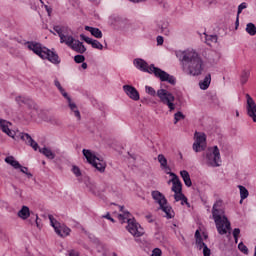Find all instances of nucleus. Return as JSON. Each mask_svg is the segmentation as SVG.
Returning a JSON list of instances; mask_svg holds the SVG:
<instances>
[{
	"mask_svg": "<svg viewBox=\"0 0 256 256\" xmlns=\"http://www.w3.org/2000/svg\"><path fill=\"white\" fill-rule=\"evenodd\" d=\"M182 70L187 75L199 77L203 73V59L195 50H186L177 54Z\"/></svg>",
	"mask_w": 256,
	"mask_h": 256,
	"instance_id": "obj_1",
	"label": "nucleus"
},
{
	"mask_svg": "<svg viewBox=\"0 0 256 256\" xmlns=\"http://www.w3.org/2000/svg\"><path fill=\"white\" fill-rule=\"evenodd\" d=\"M212 217L219 235H227V231H231V222L225 215L223 200H217L213 204Z\"/></svg>",
	"mask_w": 256,
	"mask_h": 256,
	"instance_id": "obj_2",
	"label": "nucleus"
},
{
	"mask_svg": "<svg viewBox=\"0 0 256 256\" xmlns=\"http://www.w3.org/2000/svg\"><path fill=\"white\" fill-rule=\"evenodd\" d=\"M134 65L140 71L144 73H149L150 75H155L160 81L170 83V85H175L177 83V79L175 76L170 75L169 73L165 72L161 68L155 67V64H147V62L141 58L134 59Z\"/></svg>",
	"mask_w": 256,
	"mask_h": 256,
	"instance_id": "obj_3",
	"label": "nucleus"
},
{
	"mask_svg": "<svg viewBox=\"0 0 256 256\" xmlns=\"http://www.w3.org/2000/svg\"><path fill=\"white\" fill-rule=\"evenodd\" d=\"M25 45H27V49H29V51H33V53L38 55V57L41 59H47L54 65H59V63H61L59 55L56 54L55 51H52L47 47H43L41 43L35 41H27Z\"/></svg>",
	"mask_w": 256,
	"mask_h": 256,
	"instance_id": "obj_4",
	"label": "nucleus"
},
{
	"mask_svg": "<svg viewBox=\"0 0 256 256\" xmlns=\"http://www.w3.org/2000/svg\"><path fill=\"white\" fill-rule=\"evenodd\" d=\"M145 91L148 95H151V97H155V95H157V97L160 99V103L167 105L169 111H175V96L167 89H159L156 92L155 88L145 86Z\"/></svg>",
	"mask_w": 256,
	"mask_h": 256,
	"instance_id": "obj_5",
	"label": "nucleus"
},
{
	"mask_svg": "<svg viewBox=\"0 0 256 256\" xmlns=\"http://www.w3.org/2000/svg\"><path fill=\"white\" fill-rule=\"evenodd\" d=\"M152 199L156 201L159 205V209H161L165 214L167 219H173L175 217V212L171 206L167 205V198L159 192V191H152Z\"/></svg>",
	"mask_w": 256,
	"mask_h": 256,
	"instance_id": "obj_6",
	"label": "nucleus"
},
{
	"mask_svg": "<svg viewBox=\"0 0 256 256\" xmlns=\"http://www.w3.org/2000/svg\"><path fill=\"white\" fill-rule=\"evenodd\" d=\"M82 153L84 157H86L90 165L95 167V169H97V171H99L100 173H105V169L107 167V163L105 162V160L96 157V155L91 152V150L83 149Z\"/></svg>",
	"mask_w": 256,
	"mask_h": 256,
	"instance_id": "obj_7",
	"label": "nucleus"
},
{
	"mask_svg": "<svg viewBox=\"0 0 256 256\" xmlns=\"http://www.w3.org/2000/svg\"><path fill=\"white\" fill-rule=\"evenodd\" d=\"M206 164L208 167H221V152L219 147L209 148L206 153Z\"/></svg>",
	"mask_w": 256,
	"mask_h": 256,
	"instance_id": "obj_8",
	"label": "nucleus"
},
{
	"mask_svg": "<svg viewBox=\"0 0 256 256\" xmlns=\"http://www.w3.org/2000/svg\"><path fill=\"white\" fill-rule=\"evenodd\" d=\"M123 215L126 216V218L128 219V225L126 226L127 231H129L131 235H133V237H143V235H145V232L143 231L139 223L129 218L131 216V213H129V211H124Z\"/></svg>",
	"mask_w": 256,
	"mask_h": 256,
	"instance_id": "obj_9",
	"label": "nucleus"
},
{
	"mask_svg": "<svg viewBox=\"0 0 256 256\" xmlns=\"http://www.w3.org/2000/svg\"><path fill=\"white\" fill-rule=\"evenodd\" d=\"M48 219L51 223V226L55 230V233L59 235V237H67L69 233H71V229L67 226H61V223H59L53 215H49Z\"/></svg>",
	"mask_w": 256,
	"mask_h": 256,
	"instance_id": "obj_10",
	"label": "nucleus"
},
{
	"mask_svg": "<svg viewBox=\"0 0 256 256\" xmlns=\"http://www.w3.org/2000/svg\"><path fill=\"white\" fill-rule=\"evenodd\" d=\"M246 101H247V105H246L247 115H248V117H250L252 119V121L254 123H256V103H255V100H253V97H251V95L246 94Z\"/></svg>",
	"mask_w": 256,
	"mask_h": 256,
	"instance_id": "obj_11",
	"label": "nucleus"
},
{
	"mask_svg": "<svg viewBox=\"0 0 256 256\" xmlns=\"http://www.w3.org/2000/svg\"><path fill=\"white\" fill-rule=\"evenodd\" d=\"M167 174L172 177L168 183H172L173 193H181V191H183V184L181 183V180H179V176L173 172H167Z\"/></svg>",
	"mask_w": 256,
	"mask_h": 256,
	"instance_id": "obj_12",
	"label": "nucleus"
},
{
	"mask_svg": "<svg viewBox=\"0 0 256 256\" xmlns=\"http://www.w3.org/2000/svg\"><path fill=\"white\" fill-rule=\"evenodd\" d=\"M123 91L130 99H132V101H139V99H141L139 91L132 85H124Z\"/></svg>",
	"mask_w": 256,
	"mask_h": 256,
	"instance_id": "obj_13",
	"label": "nucleus"
},
{
	"mask_svg": "<svg viewBox=\"0 0 256 256\" xmlns=\"http://www.w3.org/2000/svg\"><path fill=\"white\" fill-rule=\"evenodd\" d=\"M80 38L88 45H91L93 49H99L100 51H103V44H101V42H99L98 40H93L85 36V34H80Z\"/></svg>",
	"mask_w": 256,
	"mask_h": 256,
	"instance_id": "obj_14",
	"label": "nucleus"
},
{
	"mask_svg": "<svg viewBox=\"0 0 256 256\" xmlns=\"http://www.w3.org/2000/svg\"><path fill=\"white\" fill-rule=\"evenodd\" d=\"M9 125H11L9 121L0 118V129H2L3 133H6L8 137L15 139V131L9 129Z\"/></svg>",
	"mask_w": 256,
	"mask_h": 256,
	"instance_id": "obj_15",
	"label": "nucleus"
},
{
	"mask_svg": "<svg viewBox=\"0 0 256 256\" xmlns=\"http://www.w3.org/2000/svg\"><path fill=\"white\" fill-rule=\"evenodd\" d=\"M21 139H22V141H25V143L27 145L32 147V149H34V151H37V149H39V144L31 137V135H29L27 133H22Z\"/></svg>",
	"mask_w": 256,
	"mask_h": 256,
	"instance_id": "obj_16",
	"label": "nucleus"
},
{
	"mask_svg": "<svg viewBox=\"0 0 256 256\" xmlns=\"http://www.w3.org/2000/svg\"><path fill=\"white\" fill-rule=\"evenodd\" d=\"M70 48L73 51H76V53H80L81 55H83V53H85V51H87V48L85 47L83 42H81L79 40H75L74 43H72V46H70Z\"/></svg>",
	"mask_w": 256,
	"mask_h": 256,
	"instance_id": "obj_17",
	"label": "nucleus"
},
{
	"mask_svg": "<svg viewBox=\"0 0 256 256\" xmlns=\"http://www.w3.org/2000/svg\"><path fill=\"white\" fill-rule=\"evenodd\" d=\"M18 217H20V219L23 221L29 219V217H31V211L29 210V207L22 206V208L18 211Z\"/></svg>",
	"mask_w": 256,
	"mask_h": 256,
	"instance_id": "obj_18",
	"label": "nucleus"
},
{
	"mask_svg": "<svg viewBox=\"0 0 256 256\" xmlns=\"http://www.w3.org/2000/svg\"><path fill=\"white\" fill-rule=\"evenodd\" d=\"M180 176L182 177L186 187H191V185H193V182L191 181V176L189 175V172L187 170L180 171Z\"/></svg>",
	"mask_w": 256,
	"mask_h": 256,
	"instance_id": "obj_19",
	"label": "nucleus"
},
{
	"mask_svg": "<svg viewBox=\"0 0 256 256\" xmlns=\"http://www.w3.org/2000/svg\"><path fill=\"white\" fill-rule=\"evenodd\" d=\"M209 85H211V74H207L203 81L199 82V87L203 91H206V89H209Z\"/></svg>",
	"mask_w": 256,
	"mask_h": 256,
	"instance_id": "obj_20",
	"label": "nucleus"
},
{
	"mask_svg": "<svg viewBox=\"0 0 256 256\" xmlns=\"http://www.w3.org/2000/svg\"><path fill=\"white\" fill-rule=\"evenodd\" d=\"M158 162L160 163V167L162 169H165V171H171V167H169V165H167V158H165V155L159 154Z\"/></svg>",
	"mask_w": 256,
	"mask_h": 256,
	"instance_id": "obj_21",
	"label": "nucleus"
},
{
	"mask_svg": "<svg viewBox=\"0 0 256 256\" xmlns=\"http://www.w3.org/2000/svg\"><path fill=\"white\" fill-rule=\"evenodd\" d=\"M5 163H8V165H11L14 169H19L21 167V163L19 161L15 160V157L8 156L5 158Z\"/></svg>",
	"mask_w": 256,
	"mask_h": 256,
	"instance_id": "obj_22",
	"label": "nucleus"
},
{
	"mask_svg": "<svg viewBox=\"0 0 256 256\" xmlns=\"http://www.w3.org/2000/svg\"><path fill=\"white\" fill-rule=\"evenodd\" d=\"M249 77H251V70H243L240 75L241 85H245L249 81Z\"/></svg>",
	"mask_w": 256,
	"mask_h": 256,
	"instance_id": "obj_23",
	"label": "nucleus"
},
{
	"mask_svg": "<svg viewBox=\"0 0 256 256\" xmlns=\"http://www.w3.org/2000/svg\"><path fill=\"white\" fill-rule=\"evenodd\" d=\"M60 43H65V45L71 47L75 43V38H73V36L64 35L60 38Z\"/></svg>",
	"mask_w": 256,
	"mask_h": 256,
	"instance_id": "obj_24",
	"label": "nucleus"
},
{
	"mask_svg": "<svg viewBox=\"0 0 256 256\" xmlns=\"http://www.w3.org/2000/svg\"><path fill=\"white\" fill-rule=\"evenodd\" d=\"M39 153H42V155H45L47 159H55V153L51 151V149L44 147L39 149Z\"/></svg>",
	"mask_w": 256,
	"mask_h": 256,
	"instance_id": "obj_25",
	"label": "nucleus"
},
{
	"mask_svg": "<svg viewBox=\"0 0 256 256\" xmlns=\"http://www.w3.org/2000/svg\"><path fill=\"white\" fill-rule=\"evenodd\" d=\"M238 188L240 190V203H243L244 199H247L249 197V190H247V188H245V186L242 185H238Z\"/></svg>",
	"mask_w": 256,
	"mask_h": 256,
	"instance_id": "obj_26",
	"label": "nucleus"
},
{
	"mask_svg": "<svg viewBox=\"0 0 256 256\" xmlns=\"http://www.w3.org/2000/svg\"><path fill=\"white\" fill-rule=\"evenodd\" d=\"M68 105L71 109V111H73L75 117H77V119H81V112H79V109H77V104H75L74 102H72V100H70V102H68Z\"/></svg>",
	"mask_w": 256,
	"mask_h": 256,
	"instance_id": "obj_27",
	"label": "nucleus"
},
{
	"mask_svg": "<svg viewBox=\"0 0 256 256\" xmlns=\"http://www.w3.org/2000/svg\"><path fill=\"white\" fill-rule=\"evenodd\" d=\"M246 33H248V35H251V37L256 35V26L253 23H248L246 25Z\"/></svg>",
	"mask_w": 256,
	"mask_h": 256,
	"instance_id": "obj_28",
	"label": "nucleus"
},
{
	"mask_svg": "<svg viewBox=\"0 0 256 256\" xmlns=\"http://www.w3.org/2000/svg\"><path fill=\"white\" fill-rule=\"evenodd\" d=\"M174 199H175V201H185V204L189 205V202L187 201V196H185V194H183V191L175 193Z\"/></svg>",
	"mask_w": 256,
	"mask_h": 256,
	"instance_id": "obj_29",
	"label": "nucleus"
},
{
	"mask_svg": "<svg viewBox=\"0 0 256 256\" xmlns=\"http://www.w3.org/2000/svg\"><path fill=\"white\" fill-rule=\"evenodd\" d=\"M196 143H200V145H204V143H206L207 141V136L205 135V133H197L196 132Z\"/></svg>",
	"mask_w": 256,
	"mask_h": 256,
	"instance_id": "obj_30",
	"label": "nucleus"
},
{
	"mask_svg": "<svg viewBox=\"0 0 256 256\" xmlns=\"http://www.w3.org/2000/svg\"><path fill=\"white\" fill-rule=\"evenodd\" d=\"M204 35L207 45H211V43H217V35H207V33H204Z\"/></svg>",
	"mask_w": 256,
	"mask_h": 256,
	"instance_id": "obj_31",
	"label": "nucleus"
},
{
	"mask_svg": "<svg viewBox=\"0 0 256 256\" xmlns=\"http://www.w3.org/2000/svg\"><path fill=\"white\" fill-rule=\"evenodd\" d=\"M193 150L195 151V153L205 151V144H200L199 142H194L193 143Z\"/></svg>",
	"mask_w": 256,
	"mask_h": 256,
	"instance_id": "obj_32",
	"label": "nucleus"
},
{
	"mask_svg": "<svg viewBox=\"0 0 256 256\" xmlns=\"http://www.w3.org/2000/svg\"><path fill=\"white\" fill-rule=\"evenodd\" d=\"M185 119V116L183 114V112L178 111L174 114V125H177V123H179V121Z\"/></svg>",
	"mask_w": 256,
	"mask_h": 256,
	"instance_id": "obj_33",
	"label": "nucleus"
},
{
	"mask_svg": "<svg viewBox=\"0 0 256 256\" xmlns=\"http://www.w3.org/2000/svg\"><path fill=\"white\" fill-rule=\"evenodd\" d=\"M91 35L96 39H101L103 37V32L99 28H93Z\"/></svg>",
	"mask_w": 256,
	"mask_h": 256,
	"instance_id": "obj_34",
	"label": "nucleus"
},
{
	"mask_svg": "<svg viewBox=\"0 0 256 256\" xmlns=\"http://www.w3.org/2000/svg\"><path fill=\"white\" fill-rule=\"evenodd\" d=\"M63 29H65V27H61L58 25L53 27V30L57 32V35L60 39H63V36L65 35V34H63Z\"/></svg>",
	"mask_w": 256,
	"mask_h": 256,
	"instance_id": "obj_35",
	"label": "nucleus"
},
{
	"mask_svg": "<svg viewBox=\"0 0 256 256\" xmlns=\"http://www.w3.org/2000/svg\"><path fill=\"white\" fill-rule=\"evenodd\" d=\"M238 249H239V251H241V253H244V255H249V248H247V247L243 244V242H240V243L238 244Z\"/></svg>",
	"mask_w": 256,
	"mask_h": 256,
	"instance_id": "obj_36",
	"label": "nucleus"
},
{
	"mask_svg": "<svg viewBox=\"0 0 256 256\" xmlns=\"http://www.w3.org/2000/svg\"><path fill=\"white\" fill-rule=\"evenodd\" d=\"M232 235L234 237L235 243H239V235H241V229L235 228L232 232Z\"/></svg>",
	"mask_w": 256,
	"mask_h": 256,
	"instance_id": "obj_37",
	"label": "nucleus"
},
{
	"mask_svg": "<svg viewBox=\"0 0 256 256\" xmlns=\"http://www.w3.org/2000/svg\"><path fill=\"white\" fill-rule=\"evenodd\" d=\"M18 169H20L21 173H24V175H27L28 179H31V177H33V174L29 171V168L25 167V166H21Z\"/></svg>",
	"mask_w": 256,
	"mask_h": 256,
	"instance_id": "obj_38",
	"label": "nucleus"
},
{
	"mask_svg": "<svg viewBox=\"0 0 256 256\" xmlns=\"http://www.w3.org/2000/svg\"><path fill=\"white\" fill-rule=\"evenodd\" d=\"M196 245H197L198 249H200V250L207 247V244H205V242H203V238L197 239Z\"/></svg>",
	"mask_w": 256,
	"mask_h": 256,
	"instance_id": "obj_39",
	"label": "nucleus"
},
{
	"mask_svg": "<svg viewBox=\"0 0 256 256\" xmlns=\"http://www.w3.org/2000/svg\"><path fill=\"white\" fill-rule=\"evenodd\" d=\"M74 61H75V63H83V62H85V56L78 54V55L74 56Z\"/></svg>",
	"mask_w": 256,
	"mask_h": 256,
	"instance_id": "obj_40",
	"label": "nucleus"
},
{
	"mask_svg": "<svg viewBox=\"0 0 256 256\" xmlns=\"http://www.w3.org/2000/svg\"><path fill=\"white\" fill-rule=\"evenodd\" d=\"M243 9H247V3L243 2L238 6L237 15H241L243 13Z\"/></svg>",
	"mask_w": 256,
	"mask_h": 256,
	"instance_id": "obj_41",
	"label": "nucleus"
},
{
	"mask_svg": "<svg viewBox=\"0 0 256 256\" xmlns=\"http://www.w3.org/2000/svg\"><path fill=\"white\" fill-rule=\"evenodd\" d=\"M72 172H73L74 175H76L77 177H81V169H79V167L73 166V167H72Z\"/></svg>",
	"mask_w": 256,
	"mask_h": 256,
	"instance_id": "obj_42",
	"label": "nucleus"
},
{
	"mask_svg": "<svg viewBox=\"0 0 256 256\" xmlns=\"http://www.w3.org/2000/svg\"><path fill=\"white\" fill-rule=\"evenodd\" d=\"M16 102L18 103V105H23V104L27 103V99H25L21 96H18V97H16Z\"/></svg>",
	"mask_w": 256,
	"mask_h": 256,
	"instance_id": "obj_43",
	"label": "nucleus"
},
{
	"mask_svg": "<svg viewBox=\"0 0 256 256\" xmlns=\"http://www.w3.org/2000/svg\"><path fill=\"white\" fill-rule=\"evenodd\" d=\"M152 255L161 256V255H163V251H161L160 248H154L153 251H152Z\"/></svg>",
	"mask_w": 256,
	"mask_h": 256,
	"instance_id": "obj_44",
	"label": "nucleus"
},
{
	"mask_svg": "<svg viewBox=\"0 0 256 256\" xmlns=\"http://www.w3.org/2000/svg\"><path fill=\"white\" fill-rule=\"evenodd\" d=\"M60 93L64 96L65 99H67L68 103H71V97L65 92L64 88L62 89V91H60Z\"/></svg>",
	"mask_w": 256,
	"mask_h": 256,
	"instance_id": "obj_45",
	"label": "nucleus"
},
{
	"mask_svg": "<svg viewBox=\"0 0 256 256\" xmlns=\"http://www.w3.org/2000/svg\"><path fill=\"white\" fill-rule=\"evenodd\" d=\"M60 93L64 96L65 99H67L68 103H71V97L65 92L64 88L62 89V91H60Z\"/></svg>",
	"mask_w": 256,
	"mask_h": 256,
	"instance_id": "obj_46",
	"label": "nucleus"
},
{
	"mask_svg": "<svg viewBox=\"0 0 256 256\" xmlns=\"http://www.w3.org/2000/svg\"><path fill=\"white\" fill-rule=\"evenodd\" d=\"M203 255L204 256H211V249H209V247L205 246L203 248Z\"/></svg>",
	"mask_w": 256,
	"mask_h": 256,
	"instance_id": "obj_47",
	"label": "nucleus"
},
{
	"mask_svg": "<svg viewBox=\"0 0 256 256\" xmlns=\"http://www.w3.org/2000/svg\"><path fill=\"white\" fill-rule=\"evenodd\" d=\"M68 255L69 256H79V251L75 250V249H71L68 251Z\"/></svg>",
	"mask_w": 256,
	"mask_h": 256,
	"instance_id": "obj_48",
	"label": "nucleus"
},
{
	"mask_svg": "<svg viewBox=\"0 0 256 256\" xmlns=\"http://www.w3.org/2000/svg\"><path fill=\"white\" fill-rule=\"evenodd\" d=\"M54 85L59 91H63V87L61 86V82H59V80H54Z\"/></svg>",
	"mask_w": 256,
	"mask_h": 256,
	"instance_id": "obj_49",
	"label": "nucleus"
},
{
	"mask_svg": "<svg viewBox=\"0 0 256 256\" xmlns=\"http://www.w3.org/2000/svg\"><path fill=\"white\" fill-rule=\"evenodd\" d=\"M44 9H46L48 17H51V14L53 13V8L50 6L44 5Z\"/></svg>",
	"mask_w": 256,
	"mask_h": 256,
	"instance_id": "obj_50",
	"label": "nucleus"
},
{
	"mask_svg": "<svg viewBox=\"0 0 256 256\" xmlns=\"http://www.w3.org/2000/svg\"><path fill=\"white\" fill-rule=\"evenodd\" d=\"M156 41H157V45H163V42H164L163 36H157Z\"/></svg>",
	"mask_w": 256,
	"mask_h": 256,
	"instance_id": "obj_51",
	"label": "nucleus"
},
{
	"mask_svg": "<svg viewBox=\"0 0 256 256\" xmlns=\"http://www.w3.org/2000/svg\"><path fill=\"white\" fill-rule=\"evenodd\" d=\"M105 219H108L112 223H115V219L111 217V214L107 213L105 216H103Z\"/></svg>",
	"mask_w": 256,
	"mask_h": 256,
	"instance_id": "obj_52",
	"label": "nucleus"
},
{
	"mask_svg": "<svg viewBox=\"0 0 256 256\" xmlns=\"http://www.w3.org/2000/svg\"><path fill=\"white\" fill-rule=\"evenodd\" d=\"M195 239L197 241V239H203V237H201V232H199V230H196L195 232Z\"/></svg>",
	"mask_w": 256,
	"mask_h": 256,
	"instance_id": "obj_53",
	"label": "nucleus"
},
{
	"mask_svg": "<svg viewBox=\"0 0 256 256\" xmlns=\"http://www.w3.org/2000/svg\"><path fill=\"white\" fill-rule=\"evenodd\" d=\"M161 31L162 33H164V35H169V29H167L166 27H161Z\"/></svg>",
	"mask_w": 256,
	"mask_h": 256,
	"instance_id": "obj_54",
	"label": "nucleus"
},
{
	"mask_svg": "<svg viewBox=\"0 0 256 256\" xmlns=\"http://www.w3.org/2000/svg\"><path fill=\"white\" fill-rule=\"evenodd\" d=\"M35 223H36V227H38V229H41V225L39 224V216L38 215H36Z\"/></svg>",
	"mask_w": 256,
	"mask_h": 256,
	"instance_id": "obj_55",
	"label": "nucleus"
},
{
	"mask_svg": "<svg viewBox=\"0 0 256 256\" xmlns=\"http://www.w3.org/2000/svg\"><path fill=\"white\" fill-rule=\"evenodd\" d=\"M94 28L95 27L85 26V31H89V33H92Z\"/></svg>",
	"mask_w": 256,
	"mask_h": 256,
	"instance_id": "obj_56",
	"label": "nucleus"
},
{
	"mask_svg": "<svg viewBox=\"0 0 256 256\" xmlns=\"http://www.w3.org/2000/svg\"><path fill=\"white\" fill-rule=\"evenodd\" d=\"M118 219L125 220V219H127V216L124 215V214H119V215H118Z\"/></svg>",
	"mask_w": 256,
	"mask_h": 256,
	"instance_id": "obj_57",
	"label": "nucleus"
},
{
	"mask_svg": "<svg viewBox=\"0 0 256 256\" xmlns=\"http://www.w3.org/2000/svg\"><path fill=\"white\" fill-rule=\"evenodd\" d=\"M5 237V232L0 229V239H3Z\"/></svg>",
	"mask_w": 256,
	"mask_h": 256,
	"instance_id": "obj_58",
	"label": "nucleus"
},
{
	"mask_svg": "<svg viewBox=\"0 0 256 256\" xmlns=\"http://www.w3.org/2000/svg\"><path fill=\"white\" fill-rule=\"evenodd\" d=\"M146 219H150V220H148V222L153 223V219H151V215H146Z\"/></svg>",
	"mask_w": 256,
	"mask_h": 256,
	"instance_id": "obj_59",
	"label": "nucleus"
},
{
	"mask_svg": "<svg viewBox=\"0 0 256 256\" xmlns=\"http://www.w3.org/2000/svg\"><path fill=\"white\" fill-rule=\"evenodd\" d=\"M81 67H82V69H87V63L86 62H82Z\"/></svg>",
	"mask_w": 256,
	"mask_h": 256,
	"instance_id": "obj_60",
	"label": "nucleus"
},
{
	"mask_svg": "<svg viewBox=\"0 0 256 256\" xmlns=\"http://www.w3.org/2000/svg\"><path fill=\"white\" fill-rule=\"evenodd\" d=\"M119 209L123 213L125 211V210H123V209H125V206H119Z\"/></svg>",
	"mask_w": 256,
	"mask_h": 256,
	"instance_id": "obj_61",
	"label": "nucleus"
},
{
	"mask_svg": "<svg viewBox=\"0 0 256 256\" xmlns=\"http://www.w3.org/2000/svg\"><path fill=\"white\" fill-rule=\"evenodd\" d=\"M236 25H239V15H237Z\"/></svg>",
	"mask_w": 256,
	"mask_h": 256,
	"instance_id": "obj_62",
	"label": "nucleus"
},
{
	"mask_svg": "<svg viewBox=\"0 0 256 256\" xmlns=\"http://www.w3.org/2000/svg\"><path fill=\"white\" fill-rule=\"evenodd\" d=\"M236 117H239V111H236Z\"/></svg>",
	"mask_w": 256,
	"mask_h": 256,
	"instance_id": "obj_63",
	"label": "nucleus"
},
{
	"mask_svg": "<svg viewBox=\"0 0 256 256\" xmlns=\"http://www.w3.org/2000/svg\"><path fill=\"white\" fill-rule=\"evenodd\" d=\"M113 256H117V253H113Z\"/></svg>",
	"mask_w": 256,
	"mask_h": 256,
	"instance_id": "obj_64",
	"label": "nucleus"
}]
</instances>
